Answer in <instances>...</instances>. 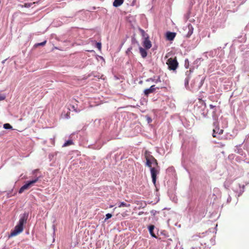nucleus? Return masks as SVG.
<instances>
[{"instance_id": "nucleus-1", "label": "nucleus", "mask_w": 249, "mask_h": 249, "mask_svg": "<svg viewBox=\"0 0 249 249\" xmlns=\"http://www.w3.org/2000/svg\"><path fill=\"white\" fill-rule=\"evenodd\" d=\"M145 158L146 160L145 166L150 168L152 180L156 187L157 176L159 174V171L156 169V168L152 167V164L158 166V161L152 155L148 154L147 151L145 152Z\"/></svg>"}, {"instance_id": "nucleus-2", "label": "nucleus", "mask_w": 249, "mask_h": 249, "mask_svg": "<svg viewBox=\"0 0 249 249\" xmlns=\"http://www.w3.org/2000/svg\"><path fill=\"white\" fill-rule=\"evenodd\" d=\"M195 112L199 118L202 116L206 118L207 116L208 109L206 108V103L202 100L199 101L195 107Z\"/></svg>"}, {"instance_id": "nucleus-3", "label": "nucleus", "mask_w": 249, "mask_h": 249, "mask_svg": "<svg viewBox=\"0 0 249 249\" xmlns=\"http://www.w3.org/2000/svg\"><path fill=\"white\" fill-rule=\"evenodd\" d=\"M200 76L199 75L196 77L191 84V87L193 89H199L203 84L204 79H200Z\"/></svg>"}, {"instance_id": "nucleus-4", "label": "nucleus", "mask_w": 249, "mask_h": 249, "mask_svg": "<svg viewBox=\"0 0 249 249\" xmlns=\"http://www.w3.org/2000/svg\"><path fill=\"white\" fill-rule=\"evenodd\" d=\"M213 125L214 128L213 129V136L214 138H220L223 134V130L219 128L217 121L213 122Z\"/></svg>"}, {"instance_id": "nucleus-5", "label": "nucleus", "mask_w": 249, "mask_h": 249, "mask_svg": "<svg viewBox=\"0 0 249 249\" xmlns=\"http://www.w3.org/2000/svg\"><path fill=\"white\" fill-rule=\"evenodd\" d=\"M166 64L168 65V69L170 70L175 71L178 66V63L177 61L176 58H169L166 62Z\"/></svg>"}, {"instance_id": "nucleus-6", "label": "nucleus", "mask_w": 249, "mask_h": 249, "mask_svg": "<svg viewBox=\"0 0 249 249\" xmlns=\"http://www.w3.org/2000/svg\"><path fill=\"white\" fill-rule=\"evenodd\" d=\"M141 31L142 33L143 36L144 37V40L143 41V46L145 48V49H149L151 46L152 44L150 40L149 39V36L147 34H146L144 31L141 29Z\"/></svg>"}, {"instance_id": "nucleus-7", "label": "nucleus", "mask_w": 249, "mask_h": 249, "mask_svg": "<svg viewBox=\"0 0 249 249\" xmlns=\"http://www.w3.org/2000/svg\"><path fill=\"white\" fill-rule=\"evenodd\" d=\"M23 230V227L18 224L15 227L14 229L11 231L10 234L8 235V238H11L17 235L22 232Z\"/></svg>"}, {"instance_id": "nucleus-8", "label": "nucleus", "mask_w": 249, "mask_h": 249, "mask_svg": "<svg viewBox=\"0 0 249 249\" xmlns=\"http://www.w3.org/2000/svg\"><path fill=\"white\" fill-rule=\"evenodd\" d=\"M28 217L29 213L28 212H24L23 213L20 214L18 224L23 227V225L26 223Z\"/></svg>"}, {"instance_id": "nucleus-9", "label": "nucleus", "mask_w": 249, "mask_h": 249, "mask_svg": "<svg viewBox=\"0 0 249 249\" xmlns=\"http://www.w3.org/2000/svg\"><path fill=\"white\" fill-rule=\"evenodd\" d=\"M193 72V70L190 69L189 71H187L185 72V75L186 76V77L185 79L184 80V85L186 89H188L189 88V81L191 78V74Z\"/></svg>"}, {"instance_id": "nucleus-10", "label": "nucleus", "mask_w": 249, "mask_h": 249, "mask_svg": "<svg viewBox=\"0 0 249 249\" xmlns=\"http://www.w3.org/2000/svg\"><path fill=\"white\" fill-rule=\"evenodd\" d=\"M156 89H160V88L156 87L155 85H152L149 88L145 89L144 90V94L145 96H148L150 93H152L155 91Z\"/></svg>"}, {"instance_id": "nucleus-11", "label": "nucleus", "mask_w": 249, "mask_h": 249, "mask_svg": "<svg viewBox=\"0 0 249 249\" xmlns=\"http://www.w3.org/2000/svg\"><path fill=\"white\" fill-rule=\"evenodd\" d=\"M219 107L214 108L213 110H212V117L214 122L217 121L218 116L219 115Z\"/></svg>"}, {"instance_id": "nucleus-12", "label": "nucleus", "mask_w": 249, "mask_h": 249, "mask_svg": "<svg viewBox=\"0 0 249 249\" xmlns=\"http://www.w3.org/2000/svg\"><path fill=\"white\" fill-rule=\"evenodd\" d=\"M176 34L174 32H167L166 34V37L168 40L172 41L176 36Z\"/></svg>"}, {"instance_id": "nucleus-13", "label": "nucleus", "mask_w": 249, "mask_h": 249, "mask_svg": "<svg viewBox=\"0 0 249 249\" xmlns=\"http://www.w3.org/2000/svg\"><path fill=\"white\" fill-rule=\"evenodd\" d=\"M146 81H152L157 84L158 83L161 82L160 77V76H158L157 77L156 76H154L153 77H151L146 79Z\"/></svg>"}, {"instance_id": "nucleus-14", "label": "nucleus", "mask_w": 249, "mask_h": 249, "mask_svg": "<svg viewBox=\"0 0 249 249\" xmlns=\"http://www.w3.org/2000/svg\"><path fill=\"white\" fill-rule=\"evenodd\" d=\"M187 28L188 29V32L187 33L186 36L187 37H189L192 35V34L193 33L194 28H193L192 25L190 23H189L188 25Z\"/></svg>"}, {"instance_id": "nucleus-15", "label": "nucleus", "mask_w": 249, "mask_h": 249, "mask_svg": "<svg viewBox=\"0 0 249 249\" xmlns=\"http://www.w3.org/2000/svg\"><path fill=\"white\" fill-rule=\"evenodd\" d=\"M139 50H140V53L141 55V56L143 58H145L147 55V53L146 51L144 49L142 48V47H139Z\"/></svg>"}, {"instance_id": "nucleus-16", "label": "nucleus", "mask_w": 249, "mask_h": 249, "mask_svg": "<svg viewBox=\"0 0 249 249\" xmlns=\"http://www.w3.org/2000/svg\"><path fill=\"white\" fill-rule=\"evenodd\" d=\"M154 229H155V226L153 225H150L148 226V230H149L150 235L153 237H156V236L154 232Z\"/></svg>"}, {"instance_id": "nucleus-17", "label": "nucleus", "mask_w": 249, "mask_h": 249, "mask_svg": "<svg viewBox=\"0 0 249 249\" xmlns=\"http://www.w3.org/2000/svg\"><path fill=\"white\" fill-rule=\"evenodd\" d=\"M124 1V0H114L113 5L115 7H118L123 3Z\"/></svg>"}, {"instance_id": "nucleus-18", "label": "nucleus", "mask_w": 249, "mask_h": 249, "mask_svg": "<svg viewBox=\"0 0 249 249\" xmlns=\"http://www.w3.org/2000/svg\"><path fill=\"white\" fill-rule=\"evenodd\" d=\"M240 145L239 146H236V149H235V152L239 154H240L241 156H243L244 154L243 150L240 148Z\"/></svg>"}, {"instance_id": "nucleus-19", "label": "nucleus", "mask_w": 249, "mask_h": 249, "mask_svg": "<svg viewBox=\"0 0 249 249\" xmlns=\"http://www.w3.org/2000/svg\"><path fill=\"white\" fill-rule=\"evenodd\" d=\"M29 188V187L28 186V185H27L26 183L24 184L19 190L18 193L19 194L22 193L25 190H27Z\"/></svg>"}, {"instance_id": "nucleus-20", "label": "nucleus", "mask_w": 249, "mask_h": 249, "mask_svg": "<svg viewBox=\"0 0 249 249\" xmlns=\"http://www.w3.org/2000/svg\"><path fill=\"white\" fill-rule=\"evenodd\" d=\"M175 172V170L173 167H170L168 168L166 170L167 173L171 174L172 175H174V173Z\"/></svg>"}, {"instance_id": "nucleus-21", "label": "nucleus", "mask_w": 249, "mask_h": 249, "mask_svg": "<svg viewBox=\"0 0 249 249\" xmlns=\"http://www.w3.org/2000/svg\"><path fill=\"white\" fill-rule=\"evenodd\" d=\"M73 144V141L71 140H68L62 145V147H66Z\"/></svg>"}, {"instance_id": "nucleus-22", "label": "nucleus", "mask_w": 249, "mask_h": 249, "mask_svg": "<svg viewBox=\"0 0 249 249\" xmlns=\"http://www.w3.org/2000/svg\"><path fill=\"white\" fill-rule=\"evenodd\" d=\"M131 43L132 44H137V45H139V43L138 41L136 40L135 36H133L131 37Z\"/></svg>"}, {"instance_id": "nucleus-23", "label": "nucleus", "mask_w": 249, "mask_h": 249, "mask_svg": "<svg viewBox=\"0 0 249 249\" xmlns=\"http://www.w3.org/2000/svg\"><path fill=\"white\" fill-rule=\"evenodd\" d=\"M3 128L5 129H12V126L8 123L4 124H3Z\"/></svg>"}, {"instance_id": "nucleus-24", "label": "nucleus", "mask_w": 249, "mask_h": 249, "mask_svg": "<svg viewBox=\"0 0 249 249\" xmlns=\"http://www.w3.org/2000/svg\"><path fill=\"white\" fill-rule=\"evenodd\" d=\"M130 206V204H127L124 202H121L119 205H118V207H128Z\"/></svg>"}, {"instance_id": "nucleus-25", "label": "nucleus", "mask_w": 249, "mask_h": 249, "mask_svg": "<svg viewBox=\"0 0 249 249\" xmlns=\"http://www.w3.org/2000/svg\"><path fill=\"white\" fill-rule=\"evenodd\" d=\"M231 184V182L229 180H226L224 183V186L226 189H228Z\"/></svg>"}, {"instance_id": "nucleus-26", "label": "nucleus", "mask_w": 249, "mask_h": 249, "mask_svg": "<svg viewBox=\"0 0 249 249\" xmlns=\"http://www.w3.org/2000/svg\"><path fill=\"white\" fill-rule=\"evenodd\" d=\"M46 41L45 40L44 41H43L42 42L36 44L35 45V46L37 47V46H44V45H45L46 44Z\"/></svg>"}, {"instance_id": "nucleus-27", "label": "nucleus", "mask_w": 249, "mask_h": 249, "mask_svg": "<svg viewBox=\"0 0 249 249\" xmlns=\"http://www.w3.org/2000/svg\"><path fill=\"white\" fill-rule=\"evenodd\" d=\"M58 153V152H56L54 154H49V158L50 159V160H53V156H56Z\"/></svg>"}, {"instance_id": "nucleus-28", "label": "nucleus", "mask_w": 249, "mask_h": 249, "mask_svg": "<svg viewBox=\"0 0 249 249\" xmlns=\"http://www.w3.org/2000/svg\"><path fill=\"white\" fill-rule=\"evenodd\" d=\"M26 184L27 185H28V186L29 187H30L31 186H32L34 183H33V181H32V180H29L28 181L26 182Z\"/></svg>"}, {"instance_id": "nucleus-29", "label": "nucleus", "mask_w": 249, "mask_h": 249, "mask_svg": "<svg viewBox=\"0 0 249 249\" xmlns=\"http://www.w3.org/2000/svg\"><path fill=\"white\" fill-rule=\"evenodd\" d=\"M112 215L111 213H108L106 214V218H105V220L106 221V220L112 217Z\"/></svg>"}, {"instance_id": "nucleus-30", "label": "nucleus", "mask_w": 249, "mask_h": 249, "mask_svg": "<svg viewBox=\"0 0 249 249\" xmlns=\"http://www.w3.org/2000/svg\"><path fill=\"white\" fill-rule=\"evenodd\" d=\"M71 108L73 109L74 111H75L76 112H78L80 111V109H77V107H75L74 105H72L71 106Z\"/></svg>"}, {"instance_id": "nucleus-31", "label": "nucleus", "mask_w": 249, "mask_h": 249, "mask_svg": "<svg viewBox=\"0 0 249 249\" xmlns=\"http://www.w3.org/2000/svg\"><path fill=\"white\" fill-rule=\"evenodd\" d=\"M101 43L100 42H97L96 43V47L99 50L101 49Z\"/></svg>"}, {"instance_id": "nucleus-32", "label": "nucleus", "mask_w": 249, "mask_h": 249, "mask_svg": "<svg viewBox=\"0 0 249 249\" xmlns=\"http://www.w3.org/2000/svg\"><path fill=\"white\" fill-rule=\"evenodd\" d=\"M40 177H36L33 180H31L32 181H33V183H36V182L38 181V180H39V179L40 178Z\"/></svg>"}, {"instance_id": "nucleus-33", "label": "nucleus", "mask_w": 249, "mask_h": 249, "mask_svg": "<svg viewBox=\"0 0 249 249\" xmlns=\"http://www.w3.org/2000/svg\"><path fill=\"white\" fill-rule=\"evenodd\" d=\"M132 49V47H129V48L127 49V50H126V53L127 55H129V53H131V51Z\"/></svg>"}, {"instance_id": "nucleus-34", "label": "nucleus", "mask_w": 249, "mask_h": 249, "mask_svg": "<svg viewBox=\"0 0 249 249\" xmlns=\"http://www.w3.org/2000/svg\"><path fill=\"white\" fill-rule=\"evenodd\" d=\"M209 107H210V109H211L212 110H213L214 109V108L218 107H216V106H213V105H210Z\"/></svg>"}, {"instance_id": "nucleus-35", "label": "nucleus", "mask_w": 249, "mask_h": 249, "mask_svg": "<svg viewBox=\"0 0 249 249\" xmlns=\"http://www.w3.org/2000/svg\"><path fill=\"white\" fill-rule=\"evenodd\" d=\"M5 99V96L0 94V101L4 100Z\"/></svg>"}, {"instance_id": "nucleus-36", "label": "nucleus", "mask_w": 249, "mask_h": 249, "mask_svg": "<svg viewBox=\"0 0 249 249\" xmlns=\"http://www.w3.org/2000/svg\"><path fill=\"white\" fill-rule=\"evenodd\" d=\"M150 213L152 215L154 216L156 214L157 211L155 210H152L150 211Z\"/></svg>"}, {"instance_id": "nucleus-37", "label": "nucleus", "mask_w": 249, "mask_h": 249, "mask_svg": "<svg viewBox=\"0 0 249 249\" xmlns=\"http://www.w3.org/2000/svg\"><path fill=\"white\" fill-rule=\"evenodd\" d=\"M244 185H243L242 186V188H243V190H241L240 192L239 193V194H238V196H239L240 195H241V194L244 192Z\"/></svg>"}, {"instance_id": "nucleus-38", "label": "nucleus", "mask_w": 249, "mask_h": 249, "mask_svg": "<svg viewBox=\"0 0 249 249\" xmlns=\"http://www.w3.org/2000/svg\"><path fill=\"white\" fill-rule=\"evenodd\" d=\"M231 197L230 196H229V197H228V199H227V201H228V202H231Z\"/></svg>"}, {"instance_id": "nucleus-39", "label": "nucleus", "mask_w": 249, "mask_h": 249, "mask_svg": "<svg viewBox=\"0 0 249 249\" xmlns=\"http://www.w3.org/2000/svg\"><path fill=\"white\" fill-rule=\"evenodd\" d=\"M31 4L30 3H25V7H29L30 6Z\"/></svg>"}, {"instance_id": "nucleus-40", "label": "nucleus", "mask_w": 249, "mask_h": 249, "mask_svg": "<svg viewBox=\"0 0 249 249\" xmlns=\"http://www.w3.org/2000/svg\"><path fill=\"white\" fill-rule=\"evenodd\" d=\"M37 170H38L37 169L34 170L33 171V174H35V173H36Z\"/></svg>"}, {"instance_id": "nucleus-41", "label": "nucleus", "mask_w": 249, "mask_h": 249, "mask_svg": "<svg viewBox=\"0 0 249 249\" xmlns=\"http://www.w3.org/2000/svg\"><path fill=\"white\" fill-rule=\"evenodd\" d=\"M6 61V59L3 60L2 61V64H4Z\"/></svg>"}, {"instance_id": "nucleus-42", "label": "nucleus", "mask_w": 249, "mask_h": 249, "mask_svg": "<svg viewBox=\"0 0 249 249\" xmlns=\"http://www.w3.org/2000/svg\"><path fill=\"white\" fill-rule=\"evenodd\" d=\"M136 0H133V2H132L133 4H134V3H135V2L136 1Z\"/></svg>"}, {"instance_id": "nucleus-43", "label": "nucleus", "mask_w": 249, "mask_h": 249, "mask_svg": "<svg viewBox=\"0 0 249 249\" xmlns=\"http://www.w3.org/2000/svg\"><path fill=\"white\" fill-rule=\"evenodd\" d=\"M187 61L188 62V60H187V59L185 60V65H186V61Z\"/></svg>"}, {"instance_id": "nucleus-44", "label": "nucleus", "mask_w": 249, "mask_h": 249, "mask_svg": "<svg viewBox=\"0 0 249 249\" xmlns=\"http://www.w3.org/2000/svg\"><path fill=\"white\" fill-rule=\"evenodd\" d=\"M239 186L240 188L241 187V185L240 184H239Z\"/></svg>"}]
</instances>
